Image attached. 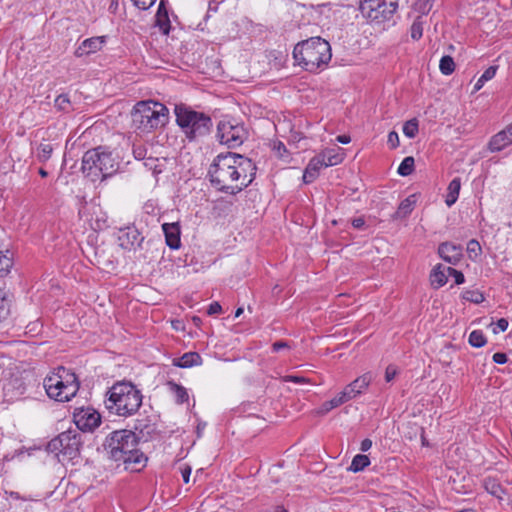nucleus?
<instances>
[{"instance_id": "nucleus-40", "label": "nucleus", "mask_w": 512, "mask_h": 512, "mask_svg": "<svg viewBox=\"0 0 512 512\" xmlns=\"http://www.w3.org/2000/svg\"><path fill=\"white\" fill-rule=\"evenodd\" d=\"M411 38L413 40H419L423 35V22L422 17L418 16L411 25Z\"/></svg>"}, {"instance_id": "nucleus-31", "label": "nucleus", "mask_w": 512, "mask_h": 512, "mask_svg": "<svg viewBox=\"0 0 512 512\" xmlns=\"http://www.w3.org/2000/svg\"><path fill=\"white\" fill-rule=\"evenodd\" d=\"M496 71H497V67L496 66H490L488 67L484 72L483 74L480 76V78L477 80L475 86H474V90L475 91H478L480 90L484 83L491 80L492 78L495 77L496 75Z\"/></svg>"}, {"instance_id": "nucleus-6", "label": "nucleus", "mask_w": 512, "mask_h": 512, "mask_svg": "<svg viewBox=\"0 0 512 512\" xmlns=\"http://www.w3.org/2000/svg\"><path fill=\"white\" fill-rule=\"evenodd\" d=\"M44 388L51 399L67 402L77 394L79 382L73 372L60 366L45 377Z\"/></svg>"}, {"instance_id": "nucleus-21", "label": "nucleus", "mask_w": 512, "mask_h": 512, "mask_svg": "<svg viewBox=\"0 0 512 512\" xmlns=\"http://www.w3.org/2000/svg\"><path fill=\"white\" fill-rule=\"evenodd\" d=\"M348 402L345 397V393L342 391L338 393L334 398L329 401H325L317 410L319 415H325L330 412L332 409L339 407L340 405Z\"/></svg>"}, {"instance_id": "nucleus-15", "label": "nucleus", "mask_w": 512, "mask_h": 512, "mask_svg": "<svg viewBox=\"0 0 512 512\" xmlns=\"http://www.w3.org/2000/svg\"><path fill=\"white\" fill-rule=\"evenodd\" d=\"M143 239L144 238L135 227L121 229L118 235L119 246L122 249L128 251H131L137 246H140Z\"/></svg>"}, {"instance_id": "nucleus-32", "label": "nucleus", "mask_w": 512, "mask_h": 512, "mask_svg": "<svg viewBox=\"0 0 512 512\" xmlns=\"http://www.w3.org/2000/svg\"><path fill=\"white\" fill-rule=\"evenodd\" d=\"M414 158L412 156L405 157L398 167V174L401 176H408L414 171Z\"/></svg>"}, {"instance_id": "nucleus-55", "label": "nucleus", "mask_w": 512, "mask_h": 512, "mask_svg": "<svg viewBox=\"0 0 512 512\" xmlns=\"http://www.w3.org/2000/svg\"><path fill=\"white\" fill-rule=\"evenodd\" d=\"M274 149L278 152L279 156H283V153L287 152L285 145L282 142H278L274 145Z\"/></svg>"}, {"instance_id": "nucleus-58", "label": "nucleus", "mask_w": 512, "mask_h": 512, "mask_svg": "<svg viewBox=\"0 0 512 512\" xmlns=\"http://www.w3.org/2000/svg\"><path fill=\"white\" fill-rule=\"evenodd\" d=\"M269 512H288L283 506H276L272 508Z\"/></svg>"}, {"instance_id": "nucleus-33", "label": "nucleus", "mask_w": 512, "mask_h": 512, "mask_svg": "<svg viewBox=\"0 0 512 512\" xmlns=\"http://www.w3.org/2000/svg\"><path fill=\"white\" fill-rule=\"evenodd\" d=\"M468 341L471 346L480 348L486 344L487 339L481 330H473L469 335Z\"/></svg>"}, {"instance_id": "nucleus-62", "label": "nucleus", "mask_w": 512, "mask_h": 512, "mask_svg": "<svg viewBox=\"0 0 512 512\" xmlns=\"http://www.w3.org/2000/svg\"><path fill=\"white\" fill-rule=\"evenodd\" d=\"M193 322L198 326L201 323V319L197 316L193 317Z\"/></svg>"}, {"instance_id": "nucleus-59", "label": "nucleus", "mask_w": 512, "mask_h": 512, "mask_svg": "<svg viewBox=\"0 0 512 512\" xmlns=\"http://www.w3.org/2000/svg\"><path fill=\"white\" fill-rule=\"evenodd\" d=\"M10 496L13 498V499H22V500H27V498L25 497H21L20 494L18 492H11L10 493Z\"/></svg>"}, {"instance_id": "nucleus-8", "label": "nucleus", "mask_w": 512, "mask_h": 512, "mask_svg": "<svg viewBox=\"0 0 512 512\" xmlns=\"http://www.w3.org/2000/svg\"><path fill=\"white\" fill-rule=\"evenodd\" d=\"M116 169L112 154L102 151L101 147L88 150L82 158V171L92 181L111 176Z\"/></svg>"}, {"instance_id": "nucleus-28", "label": "nucleus", "mask_w": 512, "mask_h": 512, "mask_svg": "<svg viewBox=\"0 0 512 512\" xmlns=\"http://www.w3.org/2000/svg\"><path fill=\"white\" fill-rule=\"evenodd\" d=\"M54 105L57 108V110L64 113H69L73 110V105L67 94L58 95L54 101Z\"/></svg>"}, {"instance_id": "nucleus-51", "label": "nucleus", "mask_w": 512, "mask_h": 512, "mask_svg": "<svg viewBox=\"0 0 512 512\" xmlns=\"http://www.w3.org/2000/svg\"><path fill=\"white\" fill-rule=\"evenodd\" d=\"M493 361L497 364H505L508 361V357L505 353L497 352L493 355Z\"/></svg>"}, {"instance_id": "nucleus-16", "label": "nucleus", "mask_w": 512, "mask_h": 512, "mask_svg": "<svg viewBox=\"0 0 512 512\" xmlns=\"http://www.w3.org/2000/svg\"><path fill=\"white\" fill-rule=\"evenodd\" d=\"M512 144V123L505 129L499 131L491 137L488 143V149L491 152H500Z\"/></svg>"}, {"instance_id": "nucleus-56", "label": "nucleus", "mask_w": 512, "mask_h": 512, "mask_svg": "<svg viewBox=\"0 0 512 512\" xmlns=\"http://www.w3.org/2000/svg\"><path fill=\"white\" fill-rule=\"evenodd\" d=\"M365 224V221L363 218L359 217V218H355L352 220V226L354 228H357V229H360L364 226Z\"/></svg>"}, {"instance_id": "nucleus-25", "label": "nucleus", "mask_w": 512, "mask_h": 512, "mask_svg": "<svg viewBox=\"0 0 512 512\" xmlns=\"http://www.w3.org/2000/svg\"><path fill=\"white\" fill-rule=\"evenodd\" d=\"M415 203H416L415 195H410L409 197L404 199L398 207L396 216L399 218H404V217L408 216L414 209Z\"/></svg>"}, {"instance_id": "nucleus-7", "label": "nucleus", "mask_w": 512, "mask_h": 512, "mask_svg": "<svg viewBox=\"0 0 512 512\" xmlns=\"http://www.w3.org/2000/svg\"><path fill=\"white\" fill-rule=\"evenodd\" d=\"M176 122L190 140H198L208 135L213 122L210 116L197 112L184 105L175 107Z\"/></svg>"}, {"instance_id": "nucleus-23", "label": "nucleus", "mask_w": 512, "mask_h": 512, "mask_svg": "<svg viewBox=\"0 0 512 512\" xmlns=\"http://www.w3.org/2000/svg\"><path fill=\"white\" fill-rule=\"evenodd\" d=\"M446 269L447 268H445L441 264H438L433 268L430 275V280L431 284L434 285L436 288H440L447 283L448 273Z\"/></svg>"}, {"instance_id": "nucleus-45", "label": "nucleus", "mask_w": 512, "mask_h": 512, "mask_svg": "<svg viewBox=\"0 0 512 512\" xmlns=\"http://www.w3.org/2000/svg\"><path fill=\"white\" fill-rule=\"evenodd\" d=\"M133 4L138 7L139 9L146 10L150 8L155 0H131Z\"/></svg>"}, {"instance_id": "nucleus-22", "label": "nucleus", "mask_w": 512, "mask_h": 512, "mask_svg": "<svg viewBox=\"0 0 512 512\" xmlns=\"http://www.w3.org/2000/svg\"><path fill=\"white\" fill-rule=\"evenodd\" d=\"M461 189V179L459 177L454 178L448 185L447 196L445 203L448 207H451L458 199Z\"/></svg>"}, {"instance_id": "nucleus-5", "label": "nucleus", "mask_w": 512, "mask_h": 512, "mask_svg": "<svg viewBox=\"0 0 512 512\" xmlns=\"http://www.w3.org/2000/svg\"><path fill=\"white\" fill-rule=\"evenodd\" d=\"M131 116L135 129L150 132L167 123L168 109L156 101H140L134 106Z\"/></svg>"}, {"instance_id": "nucleus-17", "label": "nucleus", "mask_w": 512, "mask_h": 512, "mask_svg": "<svg viewBox=\"0 0 512 512\" xmlns=\"http://www.w3.org/2000/svg\"><path fill=\"white\" fill-rule=\"evenodd\" d=\"M105 43H106L105 36L91 37V38L85 39L77 47L74 54L78 58L87 56L89 54H92V53H95V52L101 50Z\"/></svg>"}, {"instance_id": "nucleus-4", "label": "nucleus", "mask_w": 512, "mask_h": 512, "mask_svg": "<svg viewBox=\"0 0 512 512\" xmlns=\"http://www.w3.org/2000/svg\"><path fill=\"white\" fill-rule=\"evenodd\" d=\"M331 46L321 37H311L298 42L293 50L296 63L308 72H317L331 60Z\"/></svg>"}, {"instance_id": "nucleus-26", "label": "nucleus", "mask_w": 512, "mask_h": 512, "mask_svg": "<svg viewBox=\"0 0 512 512\" xmlns=\"http://www.w3.org/2000/svg\"><path fill=\"white\" fill-rule=\"evenodd\" d=\"M370 464V460L367 455L357 454L352 459L351 465L348 468L349 471L359 472L364 470Z\"/></svg>"}, {"instance_id": "nucleus-1", "label": "nucleus", "mask_w": 512, "mask_h": 512, "mask_svg": "<svg viewBox=\"0 0 512 512\" xmlns=\"http://www.w3.org/2000/svg\"><path fill=\"white\" fill-rule=\"evenodd\" d=\"M256 170L251 159L228 152L215 157L209 167L208 175L211 184L217 190L235 195L253 182Z\"/></svg>"}, {"instance_id": "nucleus-47", "label": "nucleus", "mask_w": 512, "mask_h": 512, "mask_svg": "<svg viewBox=\"0 0 512 512\" xmlns=\"http://www.w3.org/2000/svg\"><path fill=\"white\" fill-rule=\"evenodd\" d=\"M397 373H398L397 368L394 365H389L385 371V380L387 382L392 381L395 378V376L397 375Z\"/></svg>"}, {"instance_id": "nucleus-12", "label": "nucleus", "mask_w": 512, "mask_h": 512, "mask_svg": "<svg viewBox=\"0 0 512 512\" xmlns=\"http://www.w3.org/2000/svg\"><path fill=\"white\" fill-rule=\"evenodd\" d=\"M74 423L82 431H92L101 422L100 414L91 408L76 409L73 413Z\"/></svg>"}, {"instance_id": "nucleus-34", "label": "nucleus", "mask_w": 512, "mask_h": 512, "mask_svg": "<svg viewBox=\"0 0 512 512\" xmlns=\"http://www.w3.org/2000/svg\"><path fill=\"white\" fill-rule=\"evenodd\" d=\"M168 385L170 386L171 391L175 394L178 403L182 404L188 401V393L183 386L175 382H169Z\"/></svg>"}, {"instance_id": "nucleus-37", "label": "nucleus", "mask_w": 512, "mask_h": 512, "mask_svg": "<svg viewBox=\"0 0 512 512\" xmlns=\"http://www.w3.org/2000/svg\"><path fill=\"white\" fill-rule=\"evenodd\" d=\"M418 130V121L415 118L406 121L403 125V133L408 138H414L417 135Z\"/></svg>"}, {"instance_id": "nucleus-19", "label": "nucleus", "mask_w": 512, "mask_h": 512, "mask_svg": "<svg viewBox=\"0 0 512 512\" xmlns=\"http://www.w3.org/2000/svg\"><path fill=\"white\" fill-rule=\"evenodd\" d=\"M165 234L166 244L171 249L180 247V227L177 223H164L162 225Z\"/></svg>"}, {"instance_id": "nucleus-11", "label": "nucleus", "mask_w": 512, "mask_h": 512, "mask_svg": "<svg viewBox=\"0 0 512 512\" xmlns=\"http://www.w3.org/2000/svg\"><path fill=\"white\" fill-rule=\"evenodd\" d=\"M217 136L229 148L239 147L247 138L245 127L233 120H222L217 126Z\"/></svg>"}, {"instance_id": "nucleus-27", "label": "nucleus", "mask_w": 512, "mask_h": 512, "mask_svg": "<svg viewBox=\"0 0 512 512\" xmlns=\"http://www.w3.org/2000/svg\"><path fill=\"white\" fill-rule=\"evenodd\" d=\"M10 294L0 290V322L7 318L10 312Z\"/></svg>"}, {"instance_id": "nucleus-53", "label": "nucleus", "mask_w": 512, "mask_h": 512, "mask_svg": "<svg viewBox=\"0 0 512 512\" xmlns=\"http://www.w3.org/2000/svg\"><path fill=\"white\" fill-rule=\"evenodd\" d=\"M287 347H288V344H287V342H284V341H277V342L273 343V345H272V349L274 352H278L281 349L287 348Z\"/></svg>"}, {"instance_id": "nucleus-39", "label": "nucleus", "mask_w": 512, "mask_h": 512, "mask_svg": "<svg viewBox=\"0 0 512 512\" xmlns=\"http://www.w3.org/2000/svg\"><path fill=\"white\" fill-rule=\"evenodd\" d=\"M462 298L466 301L479 304L484 301V295L478 290H466L462 294Z\"/></svg>"}, {"instance_id": "nucleus-18", "label": "nucleus", "mask_w": 512, "mask_h": 512, "mask_svg": "<svg viewBox=\"0 0 512 512\" xmlns=\"http://www.w3.org/2000/svg\"><path fill=\"white\" fill-rule=\"evenodd\" d=\"M326 167L324 162V156L317 155L313 157L303 173V182L305 184L312 183L319 175L322 168Z\"/></svg>"}, {"instance_id": "nucleus-30", "label": "nucleus", "mask_w": 512, "mask_h": 512, "mask_svg": "<svg viewBox=\"0 0 512 512\" xmlns=\"http://www.w3.org/2000/svg\"><path fill=\"white\" fill-rule=\"evenodd\" d=\"M439 69L443 75H451L455 71V62L449 55H445L440 59Z\"/></svg>"}, {"instance_id": "nucleus-41", "label": "nucleus", "mask_w": 512, "mask_h": 512, "mask_svg": "<svg viewBox=\"0 0 512 512\" xmlns=\"http://www.w3.org/2000/svg\"><path fill=\"white\" fill-rule=\"evenodd\" d=\"M320 156H324L326 167L338 165L343 160L342 156L339 154L322 153Z\"/></svg>"}, {"instance_id": "nucleus-57", "label": "nucleus", "mask_w": 512, "mask_h": 512, "mask_svg": "<svg viewBox=\"0 0 512 512\" xmlns=\"http://www.w3.org/2000/svg\"><path fill=\"white\" fill-rule=\"evenodd\" d=\"M337 141L342 144H348L351 141V138L348 135H339L337 137Z\"/></svg>"}, {"instance_id": "nucleus-49", "label": "nucleus", "mask_w": 512, "mask_h": 512, "mask_svg": "<svg viewBox=\"0 0 512 512\" xmlns=\"http://www.w3.org/2000/svg\"><path fill=\"white\" fill-rule=\"evenodd\" d=\"M146 152H147L146 148L142 145L134 146V148H133V154H134L135 158L139 159V160L145 158Z\"/></svg>"}, {"instance_id": "nucleus-42", "label": "nucleus", "mask_w": 512, "mask_h": 512, "mask_svg": "<svg viewBox=\"0 0 512 512\" xmlns=\"http://www.w3.org/2000/svg\"><path fill=\"white\" fill-rule=\"evenodd\" d=\"M481 246L479 244V242L477 240H470L467 244V252L470 256V258L474 257L476 258L477 256H479L481 254Z\"/></svg>"}, {"instance_id": "nucleus-3", "label": "nucleus", "mask_w": 512, "mask_h": 512, "mask_svg": "<svg viewBox=\"0 0 512 512\" xmlns=\"http://www.w3.org/2000/svg\"><path fill=\"white\" fill-rule=\"evenodd\" d=\"M142 400V392L136 385L130 381H117L107 391L104 404L111 414L130 417L137 413Z\"/></svg>"}, {"instance_id": "nucleus-9", "label": "nucleus", "mask_w": 512, "mask_h": 512, "mask_svg": "<svg viewBox=\"0 0 512 512\" xmlns=\"http://www.w3.org/2000/svg\"><path fill=\"white\" fill-rule=\"evenodd\" d=\"M398 8V0H360L362 16L371 22L382 23L392 18Z\"/></svg>"}, {"instance_id": "nucleus-50", "label": "nucleus", "mask_w": 512, "mask_h": 512, "mask_svg": "<svg viewBox=\"0 0 512 512\" xmlns=\"http://www.w3.org/2000/svg\"><path fill=\"white\" fill-rule=\"evenodd\" d=\"M221 311H222L221 305L218 302H212L208 307L207 314L208 315H216V314L221 313Z\"/></svg>"}, {"instance_id": "nucleus-35", "label": "nucleus", "mask_w": 512, "mask_h": 512, "mask_svg": "<svg viewBox=\"0 0 512 512\" xmlns=\"http://www.w3.org/2000/svg\"><path fill=\"white\" fill-rule=\"evenodd\" d=\"M134 429L143 436L150 435L154 431V425L147 419H137L134 424Z\"/></svg>"}, {"instance_id": "nucleus-29", "label": "nucleus", "mask_w": 512, "mask_h": 512, "mask_svg": "<svg viewBox=\"0 0 512 512\" xmlns=\"http://www.w3.org/2000/svg\"><path fill=\"white\" fill-rule=\"evenodd\" d=\"M162 3L160 4L157 15H156V21L157 25L159 26L160 30L163 32V34H168L170 30V20L168 17V14L166 11L162 12Z\"/></svg>"}, {"instance_id": "nucleus-14", "label": "nucleus", "mask_w": 512, "mask_h": 512, "mask_svg": "<svg viewBox=\"0 0 512 512\" xmlns=\"http://www.w3.org/2000/svg\"><path fill=\"white\" fill-rule=\"evenodd\" d=\"M438 254L445 262L457 265L463 258V248L452 242H443L438 247Z\"/></svg>"}, {"instance_id": "nucleus-24", "label": "nucleus", "mask_w": 512, "mask_h": 512, "mask_svg": "<svg viewBox=\"0 0 512 512\" xmlns=\"http://www.w3.org/2000/svg\"><path fill=\"white\" fill-rule=\"evenodd\" d=\"M484 488L489 494L495 496L499 501L503 500L505 490L496 479L487 477L484 480Z\"/></svg>"}, {"instance_id": "nucleus-2", "label": "nucleus", "mask_w": 512, "mask_h": 512, "mask_svg": "<svg viewBox=\"0 0 512 512\" xmlns=\"http://www.w3.org/2000/svg\"><path fill=\"white\" fill-rule=\"evenodd\" d=\"M103 446L107 457L116 462H122L125 469L139 471L147 462V457L137 448L138 437L131 430L111 432Z\"/></svg>"}, {"instance_id": "nucleus-38", "label": "nucleus", "mask_w": 512, "mask_h": 512, "mask_svg": "<svg viewBox=\"0 0 512 512\" xmlns=\"http://www.w3.org/2000/svg\"><path fill=\"white\" fill-rule=\"evenodd\" d=\"M13 266L12 257L0 251V275L5 276Z\"/></svg>"}, {"instance_id": "nucleus-10", "label": "nucleus", "mask_w": 512, "mask_h": 512, "mask_svg": "<svg viewBox=\"0 0 512 512\" xmlns=\"http://www.w3.org/2000/svg\"><path fill=\"white\" fill-rule=\"evenodd\" d=\"M81 446V435L76 430H67L60 433L56 438L52 439L48 445V451L62 455L66 459H74L78 454Z\"/></svg>"}, {"instance_id": "nucleus-54", "label": "nucleus", "mask_w": 512, "mask_h": 512, "mask_svg": "<svg viewBox=\"0 0 512 512\" xmlns=\"http://www.w3.org/2000/svg\"><path fill=\"white\" fill-rule=\"evenodd\" d=\"M371 446H372V441L370 439L366 438L361 442L360 449H361V451L366 452L371 448Z\"/></svg>"}, {"instance_id": "nucleus-43", "label": "nucleus", "mask_w": 512, "mask_h": 512, "mask_svg": "<svg viewBox=\"0 0 512 512\" xmlns=\"http://www.w3.org/2000/svg\"><path fill=\"white\" fill-rule=\"evenodd\" d=\"M448 275L454 278V281L457 285L463 284L465 282V277L461 271H458L452 267H447Z\"/></svg>"}, {"instance_id": "nucleus-13", "label": "nucleus", "mask_w": 512, "mask_h": 512, "mask_svg": "<svg viewBox=\"0 0 512 512\" xmlns=\"http://www.w3.org/2000/svg\"><path fill=\"white\" fill-rule=\"evenodd\" d=\"M373 379V374L371 372H366L348 384L342 392L345 393L346 399L350 401L362 394L369 387Z\"/></svg>"}, {"instance_id": "nucleus-20", "label": "nucleus", "mask_w": 512, "mask_h": 512, "mask_svg": "<svg viewBox=\"0 0 512 512\" xmlns=\"http://www.w3.org/2000/svg\"><path fill=\"white\" fill-rule=\"evenodd\" d=\"M202 363V358L197 352H187L180 358L173 359V365L180 368H190Z\"/></svg>"}, {"instance_id": "nucleus-36", "label": "nucleus", "mask_w": 512, "mask_h": 512, "mask_svg": "<svg viewBox=\"0 0 512 512\" xmlns=\"http://www.w3.org/2000/svg\"><path fill=\"white\" fill-rule=\"evenodd\" d=\"M53 148L48 143H41L37 148V158L40 162L45 163L52 155Z\"/></svg>"}, {"instance_id": "nucleus-61", "label": "nucleus", "mask_w": 512, "mask_h": 512, "mask_svg": "<svg viewBox=\"0 0 512 512\" xmlns=\"http://www.w3.org/2000/svg\"><path fill=\"white\" fill-rule=\"evenodd\" d=\"M244 309L239 307L235 312V317H239L243 313Z\"/></svg>"}, {"instance_id": "nucleus-60", "label": "nucleus", "mask_w": 512, "mask_h": 512, "mask_svg": "<svg viewBox=\"0 0 512 512\" xmlns=\"http://www.w3.org/2000/svg\"><path fill=\"white\" fill-rule=\"evenodd\" d=\"M39 174H40L41 177H47L48 172L46 170H44L43 168H40L39 169Z\"/></svg>"}, {"instance_id": "nucleus-44", "label": "nucleus", "mask_w": 512, "mask_h": 512, "mask_svg": "<svg viewBox=\"0 0 512 512\" xmlns=\"http://www.w3.org/2000/svg\"><path fill=\"white\" fill-rule=\"evenodd\" d=\"M387 144L389 145V147L391 149H396L399 146V144H400L399 135L396 131L389 132Z\"/></svg>"}, {"instance_id": "nucleus-52", "label": "nucleus", "mask_w": 512, "mask_h": 512, "mask_svg": "<svg viewBox=\"0 0 512 512\" xmlns=\"http://www.w3.org/2000/svg\"><path fill=\"white\" fill-rule=\"evenodd\" d=\"M181 474H182V477H183V480L185 483H188L189 482V479H190V474H191V467L186 465L185 467H183L181 469Z\"/></svg>"}, {"instance_id": "nucleus-46", "label": "nucleus", "mask_w": 512, "mask_h": 512, "mask_svg": "<svg viewBox=\"0 0 512 512\" xmlns=\"http://www.w3.org/2000/svg\"><path fill=\"white\" fill-rule=\"evenodd\" d=\"M508 325H509V323H508L507 319H505V318L499 319L496 323V327L493 328V333L497 334L499 331H501V332L506 331L508 328Z\"/></svg>"}, {"instance_id": "nucleus-48", "label": "nucleus", "mask_w": 512, "mask_h": 512, "mask_svg": "<svg viewBox=\"0 0 512 512\" xmlns=\"http://www.w3.org/2000/svg\"><path fill=\"white\" fill-rule=\"evenodd\" d=\"M283 381L285 382H294V383H297V384H303V383H307L308 380L304 377H301V376H296V375H287L283 378Z\"/></svg>"}]
</instances>
